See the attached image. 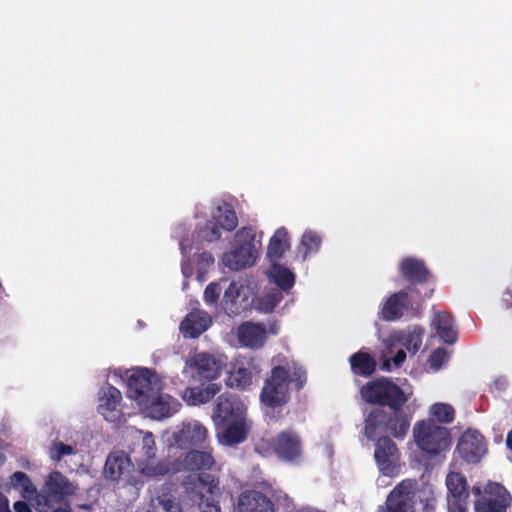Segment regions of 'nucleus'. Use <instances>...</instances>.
I'll use <instances>...</instances> for the list:
<instances>
[{"label":"nucleus","mask_w":512,"mask_h":512,"mask_svg":"<svg viewBox=\"0 0 512 512\" xmlns=\"http://www.w3.org/2000/svg\"><path fill=\"white\" fill-rule=\"evenodd\" d=\"M255 231L252 227H242L235 234V241L238 245H249L255 248Z\"/></svg>","instance_id":"c03bdc74"},{"label":"nucleus","mask_w":512,"mask_h":512,"mask_svg":"<svg viewBox=\"0 0 512 512\" xmlns=\"http://www.w3.org/2000/svg\"><path fill=\"white\" fill-rule=\"evenodd\" d=\"M206 437L207 430L199 423L184 425L174 435L176 444L183 449L203 444Z\"/></svg>","instance_id":"b1692460"},{"label":"nucleus","mask_w":512,"mask_h":512,"mask_svg":"<svg viewBox=\"0 0 512 512\" xmlns=\"http://www.w3.org/2000/svg\"><path fill=\"white\" fill-rule=\"evenodd\" d=\"M142 458L139 460L142 463L154 460L156 456V444L151 432H146L142 437L141 443Z\"/></svg>","instance_id":"ea45409f"},{"label":"nucleus","mask_w":512,"mask_h":512,"mask_svg":"<svg viewBox=\"0 0 512 512\" xmlns=\"http://www.w3.org/2000/svg\"><path fill=\"white\" fill-rule=\"evenodd\" d=\"M506 295L508 296V298H503V302L505 303L506 308H511L512 307V292L507 291Z\"/></svg>","instance_id":"864d4df0"},{"label":"nucleus","mask_w":512,"mask_h":512,"mask_svg":"<svg viewBox=\"0 0 512 512\" xmlns=\"http://www.w3.org/2000/svg\"><path fill=\"white\" fill-rule=\"evenodd\" d=\"M322 244V237L320 234L313 230H306L301 238L298 246V254L302 256L303 260L312 253H317Z\"/></svg>","instance_id":"473e14b6"},{"label":"nucleus","mask_w":512,"mask_h":512,"mask_svg":"<svg viewBox=\"0 0 512 512\" xmlns=\"http://www.w3.org/2000/svg\"><path fill=\"white\" fill-rule=\"evenodd\" d=\"M10 488L20 490L21 498L30 501L37 512H72V506L83 510L92 509L91 503L79 501L78 485L57 470L46 476L40 491L25 472L16 471L4 486L6 491Z\"/></svg>","instance_id":"f257e3e1"},{"label":"nucleus","mask_w":512,"mask_h":512,"mask_svg":"<svg viewBox=\"0 0 512 512\" xmlns=\"http://www.w3.org/2000/svg\"><path fill=\"white\" fill-rule=\"evenodd\" d=\"M457 450L467 463H478L487 451L485 438L476 430H467L459 438Z\"/></svg>","instance_id":"f3484780"},{"label":"nucleus","mask_w":512,"mask_h":512,"mask_svg":"<svg viewBox=\"0 0 512 512\" xmlns=\"http://www.w3.org/2000/svg\"><path fill=\"white\" fill-rule=\"evenodd\" d=\"M271 499L256 490L242 492L237 500V512H273Z\"/></svg>","instance_id":"412c9836"},{"label":"nucleus","mask_w":512,"mask_h":512,"mask_svg":"<svg viewBox=\"0 0 512 512\" xmlns=\"http://www.w3.org/2000/svg\"><path fill=\"white\" fill-rule=\"evenodd\" d=\"M184 501L199 512H221L219 501V479L209 473L188 475L183 480Z\"/></svg>","instance_id":"20e7f679"},{"label":"nucleus","mask_w":512,"mask_h":512,"mask_svg":"<svg viewBox=\"0 0 512 512\" xmlns=\"http://www.w3.org/2000/svg\"><path fill=\"white\" fill-rule=\"evenodd\" d=\"M257 372L252 359H236L228 373L226 384L230 388L245 390L252 384L253 376Z\"/></svg>","instance_id":"aec40b11"},{"label":"nucleus","mask_w":512,"mask_h":512,"mask_svg":"<svg viewBox=\"0 0 512 512\" xmlns=\"http://www.w3.org/2000/svg\"><path fill=\"white\" fill-rule=\"evenodd\" d=\"M386 512H431L436 508V497L430 488H418L415 479L399 482L386 498Z\"/></svg>","instance_id":"7ed1b4c3"},{"label":"nucleus","mask_w":512,"mask_h":512,"mask_svg":"<svg viewBox=\"0 0 512 512\" xmlns=\"http://www.w3.org/2000/svg\"><path fill=\"white\" fill-rule=\"evenodd\" d=\"M283 292L281 289H272L260 299V307L265 312H272L282 301Z\"/></svg>","instance_id":"58836bf2"},{"label":"nucleus","mask_w":512,"mask_h":512,"mask_svg":"<svg viewBox=\"0 0 512 512\" xmlns=\"http://www.w3.org/2000/svg\"><path fill=\"white\" fill-rule=\"evenodd\" d=\"M448 360V354L445 349L438 348L434 350L429 357L430 367L438 370Z\"/></svg>","instance_id":"49530a36"},{"label":"nucleus","mask_w":512,"mask_h":512,"mask_svg":"<svg viewBox=\"0 0 512 512\" xmlns=\"http://www.w3.org/2000/svg\"><path fill=\"white\" fill-rule=\"evenodd\" d=\"M244 410V405L237 396L224 393L217 399L213 420L216 425H226L230 421L241 419Z\"/></svg>","instance_id":"a211bd4d"},{"label":"nucleus","mask_w":512,"mask_h":512,"mask_svg":"<svg viewBox=\"0 0 512 512\" xmlns=\"http://www.w3.org/2000/svg\"><path fill=\"white\" fill-rule=\"evenodd\" d=\"M221 292V287L218 283L212 282L207 285L204 290V300L207 304H216Z\"/></svg>","instance_id":"de8ad7c7"},{"label":"nucleus","mask_w":512,"mask_h":512,"mask_svg":"<svg viewBox=\"0 0 512 512\" xmlns=\"http://www.w3.org/2000/svg\"><path fill=\"white\" fill-rule=\"evenodd\" d=\"M0 512H11L8 498L0 492Z\"/></svg>","instance_id":"603ef678"},{"label":"nucleus","mask_w":512,"mask_h":512,"mask_svg":"<svg viewBox=\"0 0 512 512\" xmlns=\"http://www.w3.org/2000/svg\"><path fill=\"white\" fill-rule=\"evenodd\" d=\"M223 438L228 444H238L246 439L247 431L241 419L230 421L223 431Z\"/></svg>","instance_id":"f704fd0d"},{"label":"nucleus","mask_w":512,"mask_h":512,"mask_svg":"<svg viewBox=\"0 0 512 512\" xmlns=\"http://www.w3.org/2000/svg\"><path fill=\"white\" fill-rule=\"evenodd\" d=\"M360 395L366 403L390 409L402 408L408 401L404 390L385 377L367 382L361 387Z\"/></svg>","instance_id":"423d86ee"},{"label":"nucleus","mask_w":512,"mask_h":512,"mask_svg":"<svg viewBox=\"0 0 512 512\" xmlns=\"http://www.w3.org/2000/svg\"><path fill=\"white\" fill-rule=\"evenodd\" d=\"M306 380V371L294 362L274 366L262 388L261 401L267 407H281L289 401V384L292 383L296 390H300Z\"/></svg>","instance_id":"f03ea898"},{"label":"nucleus","mask_w":512,"mask_h":512,"mask_svg":"<svg viewBox=\"0 0 512 512\" xmlns=\"http://www.w3.org/2000/svg\"><path fill=\"white\" fill-rule=\"evenodd\" d=\"M382 369H383V370H389V369H390V363H389V361H385V362H383V364H382Z\"/></svg>","instance_id":"6e6d98bb"},{"label":"nucleus","mask_w":512,"mask_h":512,"mask_svg":"<svg viewBox=\"0 0 512 512\" xmlns=\"http://www.w3.org/2000/svg\"><path fill=\"white\" fill-rule=\"evenodd\" d=\"M271 501L273 512H293L295 509L292 499L283 492L275 493Z\"/></svg>","instance_id":"37998d69"},{"label":"nucleus","mask_w":512,"mask_h":512,"mask_svg":"<svg viewBox=\"0 0 512 512\" xmlns=\"http://www.w3.org/2000/svg\"><path fill=\"white\" fill-rule=\"evenodd\" d=\"M215 460L209 451L191 450L182 460V466L187 471L209 470Z\"/></svg>","instance_id":"c756f323"},{"label":"nucleus","mask_w":512,"mask_h":512,"mask_svg":"<svg viewBox=\"0 0 512 512\" xmlns=\"http://www.w3.org/2000/svg\"><path fill=\"white\" fill-rule=\"evenodd\" d=\"M156 500L165 512H182L179 502L169 491H163L157 496Z\"/></svg>","instance_id":"a19ab883"},{"label":"nucleus","mask_w":512,"mask_h":512,"mask_svg":"<svg viewBox=\"0 0 512 512\" xmlns=\"http://www.w3.org/2000/svg\"><path fill=\"white\" fill-rule=\"evenodd\" d=\"M185 366L194 370L200 379L213 381L220 377L225 363L222 359L201 352L196 353L185 361Z\"/></svg>","instance_id":"4468645a"},{"label":"nucleus","mask_w":512,"mask_h":512,"mask_svg":"<svg viewBox=\"0 0 512 512\" xmlns=\"http://www.w3.org/2000/svg\"><path fill=\"white\" fill-rule=\"evenodd\" d=\"M211 218L221 229L228 232L235 230L238 226L236 212L232 205L226 202L218 205L212 211Z\"/></svg>","instance_id":"7c9ffc66"},{"label":"nucleus","mask_w":512,"mask_h":512,"mask_svg":"<svg viewBox=\"0 0 512 512\" xmlns=\"http://www.w3.org/2000/svg\"><path fill=\"white\" fill-rule=\"evenodd\" d=\"M270 447L277 457L286 462H295L302 456V441L293 430L279 432L270 441Z\"/></svg>","instance_id":"ddd939ff"},{"label":"nucleus","mask_w":512,"mask_h":512,"mask_svg":"<svg viewBox=\"0 0 512 512\" xmlns=\"http://www.w3.org/2000/svg\"><path fill=\"white\" fill-rule=\"evenodd\" d=\"M423 335L424 328L414 326L412 330L400 337V342L409 352L416 353L422 345Z\"/></svg>","instance_id":"e433bc0d"},{"label":"nucleus","mask_w":512,"mask_h":512,"mask_svg":"<svg viewBox=\"0 0 512 512\" xmlns=\"http://www.w3.org/2000/svg\"><path fill=\"white\" fill-rule=\"evenodd\" d=\"M406 359V352L404 350H399L392 358L393 364L395 367H400Z\"/></svg>","instance_id":"3c124183"},{"label":"nucleus","mask_w":512,"mask_h":512,"mask_svg":"<svg viewBox=\"0 0 512 512\" xmlns=\"http://www.w3.org/2000/svg\"><path fill=\"white\" fill-rule=\"evenodd\" d=\"M220 227L215 223L213 220L208 221L205 226H203L198 231V236L206 241V242H215L218 241L221 238V231Z\"/></svg>","instance_id":"79ce46f5"},{"label":"nucleus","mask_w":512,"mask_h":512,"mask_svg":"<svg viewBox=\"0 0 512 512\" xmlns=\"http://www.w3.org/2000/svg\"><path fill=\"white\" fill-rule=\"evenodd\" d=\"M413 438L418 448L428 455H438L450 445V433L445 427L427 419L415 423Z\"/></svg>","instance_id":"6e6552de"},{"label":"nucleus","mask_w":512,"mask_h":512,"mask_svg":"<svg viewBox=\"0 0 512 512\" xmlns=\"http://www.w3.org/2000/svg\"><path fill=\"white\" fill-rule=\"evenodd\" d=\"M399 272L408 283L406 290H412L420 298H430L435 290V281L426 263L416 257H405L399 264Z\"/></svg>","instance_id":"0eeeda50"},{"label":"nucleus","mask_w":512,"mask_h":512,"mask_svg":"<svg viewBox=\"0 0 512 512\" xmlns=\"http://www.w3.org/2000/svg\"><path fill=\"white\" fill-rule=\"evenodd\" d=\"M430 414L441 423H451L455 417L453 407L446 403H435L430 408Z\"/></svg>","instance_id":"4c0bfd02"},{"label":"nucleus","mask_w":512,"mask_h":512,"mask_svg":"<svg viewBox=\"0 0 512 512\" xmlns=\"http://www.w3.org/2000/svg\"><path fill=\"white\" fill-rule=\"evenodd\" d=\"M446 486L449 512H466L469 500L466 478L461 473L451 472L446 477Z\"/></svg>","instance_id":"2eb2a0df"},{"label":"nucleus","mask_w":512,"mask_h":512,"mask_svg":"<svg viewBox=\"0 0 512 512\" xmlns=\"http://www.w3.org/2000/svg\"><path fill=\"white\" fill-rule=\"evenodd\" d=\"M241 297V287L234 281L230 283L228 288L226 289L223 299L222 306L225 312L229 316L239 315L245 309L246 297Z\"/></svg>","instance_id":"bb28decb"},{"label":"nucleus","mask_w":512,"mask_h":512,"mask_svg":"<svg viewBox=\"0 0 512 512\" xmlns=\"http://www.w3.org/2000/svg\"><path fill=\"white\" fill-rule=\"evenodd\" d=\"M472 492L476 497L474 512H506L511 506L510 493L499 483L488 482L483 489L474 486Z\"/></svg>","instance_id":"9d476101"},{"label":"nucleus","mask_w":512,"mask_h":512,"mask_svg":"<svg viewBox=\"0 0 512 512\" xmlns=\"http://www.w3.org/2000/svg\"><path fill=\"white\" fill-rule=\"evenodd\" d=\"M130 466L131 461L128 456L123 453H112L106 459L103 474L106 479L116 481L125 471H128Z\"/></svg>","instance_id":"c85d7f7f"},{"label":"nucleus","mask_w":512,"mask_h":512,"mask_svg":"<svg viewBox=\"0 0 512 512\" xmlns=\"http://www.w3.org/2000/svg\"><path fill=\"white\" fill-rule=\"evenodd\" d=\"M74 448L71 445L64 444L63 442H53L50 452V457L54 461H60L64 456L71 455Z\"/></svg>","instance_id":"a18cd8bd"},{"label":"nucleus","mask_w":512,"mask_h":512,"mask_svg":"<svg viewBox=\"0 0 512 512\" xmlns=\"http://www.w3.org/2000/svg\"><path fill=\"white\" fill-rule=\"evenodd\" d=\"M31 506H33L30 501L25 499L16 501L13 505L14 512H32Z\"/></svg>","instance_id":"09e8293b"},{"label":"nucleus","mask_w":512,"mask_h":512,"mask_svg":"<svg viewBox=\"0 0 512 512\" xmlns=\"http://www.w3.org/2000/svg\"><path fill=\"white\" fill-rule=\"evenodd\" d=\"M433 325L438 336L447 344H454L457 341L458 334L454 329V319L447 312L439 311L435 314Z\"/></svg>","instance_id":"cd10ccee"},{"label":"nucleus","mask_w":512,"mask_h":512,"mask_svg":"<svg viewBox=\"0 0 512 512\" xmlns=\"http://www.w3.org/2000/svg\"><path fill=\"white\" fill-rule=\"evenodd\" d=\"M211 323V316L207 312L192 311L182 320L180 331L186 338H197L210 327Z\"/></svg>","instance_id":"4be33fe9"},{"label":"nucleus","mask_w":512,"mask_h":512,"mask_svg":"<svg viewBox=\"0 0 512 512\" xmlns=\"http://www.w3.org/2000/svg\"><path fill=\"white\" fill-rule=\"evenodd\" d=\"M376 370V361L368 353L359 351L354 353V374L370 376Z\"/></svg>","instance_id":"c9c22d12"},{"label":"nucleus","mask_w":512,"mask_h":512,"mask_svg":"<svg viewBox=\"0 0 512 512\" xmlns=\"http://www.w3.org/2000/svg\"><path fill=\"white\" fill-rule=\"evenodd\" d=\"M272 281L282 291H289L295 284V275L288 268L274 264L270 273Z\"/></svg>","instance_id":"72a5a7b5"},{"label":"nucleus","mask_w":512,"mask_h":512,"mask_svg":"<svg viewBox=\"0 0 512 512\" xmlns=\"http://www.w3.org/2000/svg\"><path fill=\"white\" fill-rule=\"evenodd\" d=\"M6 462V456L0 453V467L3 466Z\"/></svg>","instance_id":"5fc2aeb1"},{"label":"nucleus","mask_w":512,"mask_h":512,"mask_svg":"<svg viewBox=\"0 0 512 512\" xmlns=\"http://www.w3.org/2000/svg\"><path fill=\"white\" fill-rule=\"evenodd\" d=\"M139 406L146 416L162 420L175 414L181 407V404L169 395H162L160 392H156Z\"/></svg>","instance_id":"dca6fc26"},{"label":"nucleus","mask_w":512,"mask_h":512,"mask_svg":"<svg viewBox=\"0 0 512 512\" xmlns=\"http://www.w3.org/2000/svg\"><path fill=\"white\" fill-rule=\"evenodd\" d=\"M180 249H181V251H182L183 253H184V252L186 251V249H187V246L185 245V243H184L183 241L180 243Z\"/></svg>","instance_id":"13d9d810"},{"label":"nucleus","mask_w":512,"mask_h":512,"mask_svg":"<svg viewBox=\"0 0 512 512\" xmlns=\"http://www.w3.org/2000/svg\"><path fill=\"white\" fill-rule=\"evenodd\" d=\"M239 343L248 348H260L266 340V329L262 324L242 323L237 329Z\"/></svg>","instance_id":"5701e85b"},{"label":"nucleus","mask_w":512,"mask_h":512,"mask_svg":"<svg viewBox=\"0 0 512 512\" xmlns=\"http://www.w3.org/2000/svg\"><path fill=\"white\" fill-rule=\"evenodd\" d=\"M122 400V394L116 387L108 384L99 391L98 412L104 419L111 423L119 422L122 418V412L119 408Z\"/></svg>","instance_id":"6ab92c4d"},{"label":"nucleus","mask_w":512,"mask_h":512,"mask_svg":"<svg viewBox=\"0 0 512 512\" xmlns=\"http://www.w3.org/2000/svg\"><path fill=\"white\" fill-rule=\"evenodd\" d=\"M161 391V382L158 376L147 368H139L128 377L127 396L135 400L138 405L153 393Z\"/></svg>","instance_id":"9b49d317"},{"label":"nucleus","mask_w":512,"mask_h":512,"mask_svg":"<svg viewBox=\"0 0 512 512\" xmlns=\"http://www.w3.org/2000/svg\"><path fill=\"white\" fill-rule=\"evenodd\" d=\"M8 447V444L0 439V450L6 449Z\"/></svg>","instance_id":"4d7b16f0"},{"label":"nucleus","mask_w":512,"mask_h":512,"mask_svg":"<svg viewBox=\"0 0 512 512\" xmlns=\"http://www.w3.org/2000/svg\"><path fill=\"white\" fill-rule=\"evenodd\" d=\"M390 412L376 409L365 420L364 433L369 440H375L378 434H389L397 440H403L410 428L411 417L402 408L390 409Z\"/></svg>","instance_id":"39448f33"},{"label":"nucleus","mask_w":512,"mask_h":512,"mask_svg":"<svg viewBox=\"0 0 512 512\" xmlns=\"http://www.w3.org/2000/svg\"><path fill=\"white\" fill-rule=\"evenodd\" d=\"M374 458L379 471L388 477L399 475L400 451L396 443L388 436L379 437L375 443Z\"/></svg>","instance_id":"f8f14e48"},{"label":"nucleus","mask_w":512,"mask_h":512,"mask_svg":"<svg viewBox=\"0 0 512 512\" xmlns=\"http://www.w3.org/2000/svg\"><path fill=\"white\" fill-rule=\"evenodd\" d=\"M141 471L149 475L157 476L164 475L165 473L168 472V469H166L163 465H157L153 469H150L149 467H142Z\"/></svg>","instance_id":"8fccbe9b"},{"label":"nucleus","mask_w":512,"mask_h":512,"mask_svg":"<svg viewBox=\"0 0 512 512\" xmlns=\"http://www.w3.org/2000/svg\"><path fill=\"white\" fill-rule=\"evenodd\" d=\"M289 234L285 227L278 228L269 240L267 257L271 261H277L283 257L290 248Z\"/></svg>","instance_id":"2f4dec72"},{"label":"nucleus","mask_w":512,"mask_h":512,"mask_svg":"<svg viewBox=\"0 0 512 512\" xmlns=\"http://www.w3.org/2000/svg\"><path fill=\"white\" fill-rule=\"evenodd\" d=\"M220 384L210 383L206 387H188L183 392V400L188 405H200L209 402L219 393Z\"/></svg>","instance_id":"a878e982"},{"label":"nucleus","mask_w":512,"mask_h":512,"mask_svg":"<svg viewBox=\"0 0 512 512\" xmlns=\"http://www.w3.org/2000/svg\"><path fill=\"white\" fill-rule=\"evenodd\" d=\"M256 259V249L249 245H238L231 252L225 253L223 262L232 270H239L250 267Z\"/></svg>","instance_id":"393cba45"},{"label":"nucleus","mask_w":512,"mask_h":512,"mask_svg":"<svg viewBox=\"0 0 512 512\" xmlns=\"http://www.w3.org/2000/svg\"><path fill=\"white\" fill-rule=\"evenodd\" d=\"M348 362H349V363H350V365L352 366V355H350V356L348 357Z\"/></svg>","instance_id":"bf43d9fd"},{"label":"nucleus","mask_w":512,"mask_h":512,"mask_svg":"<svg viewBox=\"0 0 512 512\" xmlns=\"http://www.w3.org/2000/svg\"><path fill=\"white\" fill-rule=\"evenodd\" d=\"M424 299L415 295L412 290L402 289L391 294L380 309V318L385 321H397L405 315L419 314Z\"/></svg>","instance_id":"1a4fd4ad"}]
</instances>
